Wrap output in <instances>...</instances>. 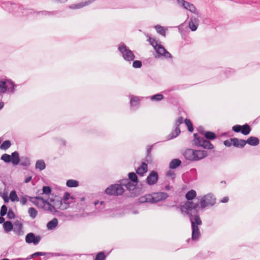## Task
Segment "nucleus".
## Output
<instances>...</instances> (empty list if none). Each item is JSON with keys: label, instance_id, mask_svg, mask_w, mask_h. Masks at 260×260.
<instances>
[{"label": "nucleus", "instance_id": "6", "mask_svg": "<svg viewBox=\"0 0 260 260\" xmlns=\"http://www.w3.org/2000/svg\"><path fill=\"white\" fill-rule=\"evenodd\" d=\"M168 197L167 193L164 192H158L152 194H148L139 198V202L140 203H156L159 201H164Z\"/></svg>", "mask_w": 260, "mask_h": 260}, {"label": "nucleus", "instance_id": "2", "mask_svg": "<svg viewBox=\"0 0 260 260\" xmlns=\"http://www.w3.org/2000/svg\"><path fill=\"white\" fill-rule=\"evenodd\" d=\"M37 201H31L36 205H39V201H41L44 206V208L52 213H56L57 212V209L64 210L70 207L69 203L63 202L62 200L51 199L50 201L52 203L49 202L48 200H45L41 197H34Z\"/></svg>", "mask_w": 260, "mask_h": 260}, {"label": "nucleus", "instance_id": "36", "mask_svg": "<svg viewBox=\"0 0 260 260\" xmlns=\"http://www.w3.org/2000/svg\"><path fill=\"white\" fill-rule=\"evenodd\" d=\"M155 50L159 56H162L164 52L166 50L165 47L161 44L159 45Z\"/></svg>", "mask_w": 260, "mask_h": 260}, {"label": "nucleus", "instance_id": "3", "mask_svg": "<svg viewBox=\"0 0 260 260\" xmlns=\"http://www.w3.org/2000/svg\"><path fill=\"white\" fill-rule=\"evenodd\" d=\"M204 138L198 136L197 134H193V143L197 147H202L206 149H213V145L209 140H213L217 137L216 135L214 132L211 131H206L204 133Z\"/></svg>", "mask_w": 260, "mask_h": 260}, {"label": "nucleus", "instance_id": "64", "mask_svg": "<svg viewBox=\"0 0 260 260\" xmlns=\"http://www.w3.org/2000/svg\"><path fill=\"white\" fill-rule=\"evenodd\" d=\"M228 72L229 73H232L234 72V71L232 70V69H228V70H226L225 72V74L226 75V76H229V74H228Z\"/></svg>", "mask_w": 260, "mask_h": 260}, {"label": "nucleus", "instance_id": "32", "mask_svg": "<svg viewBox=\"0 0 260 260\" xmlns=\"http://www.w3.org/2000/svg\"><path fill=\"white\" fill-rule=\"evenodd\" d=\"M13 231L18 236H23L24 234V232L23 230V226L18 228L13 227Z\"/></svg>", "mask_w": 260, "mask_h": 260}, {"label": "nucleus", "instance_id": "15", "mask_svg": "<svg viewBox=\"0 0 260 260\" xmlns=\"http://www.w3.org/2000/svg\"><path fill=\"white\" fill-rule=\"evenodd\" d=\"M147 164L145 162H143L141 166L136 170V173L141 176H143L147 172Z\"/></svg>", "mask_w": 260, "mask_h": 260}, {"label": "nucleus", "instance_id": "55", "mask_svg": "<svg viewBox=\"0 0 260 260\" xmlns=\"http://www.w3.org/2000/svg\"><path fill=\"white\" fill-rule=\"evenodd\" d=\"M3 199L5 203H8L9 201L10 198L8 197L7 193H4L3 195Z\"/></svg>", "mask_w": 260, "mask_h": 260}, {"label": "nucleus", "instance_id": "49", "mask_svg": "<svg viewBox=\"0 0 260 260\" xmlns=\"http://www.w3.org/2000/svg\"><path fill=\"white\" fill-rule=\"evenodd\" d=\"M183 122V117L182 116L179 117L175 122V127H179V125Z\"/></svg>", "mask_w": 260, "mask_h": 260}, {"label": "nucleus", "instance_id": "51", "mask_svg": "<svg viewBox=\"0 0 260 260\" xmlns=\"http://www.w3.org/2000/svg\"><path fill=\"white\" fill-rule=\"evenodd\" d=\"M247 144V141L242 140V139H239V142L238 144V148H243L245 146V145Z\"/></svg>", "mask_w": 260, "mask_h": 260}, {"label": "nucleus", "instance_id": "22", "mask_svg": "<svg viewBox=\"0 0 260 260\" xmlns=\"http://www.w3.org/2000/svg\"><path fill=\"white\" fill-rule=\"evenodd\" d=\"M50 254V253H46V252H36L30 255L29 256H28L27 257H26L25 258H18V260H29V259L34 258L36 256H44V255H46V254Z\"/></svg>", "mask_w": 260, "mask_h": 260}, {"label": "nucleus", "instance_id": "58", "mask_svg": "<svg viewBox=\"0 0 260 260\" xmlns=\"http://www.w3.org/2000/svg\"><path fill=\"white\" fill-rule=\"evenodd\" d=\"M223 144L225 146L228 147L231 146L232 145V142L230 140L229 141L228 140L224 141Z\"/></svg>", "mask_w": 260, "mask_h": 260}, {"label": "nucleus", "instance_id": "56", "mask_svg": "<svg viewBox=\"0 0 260 260\" xmlns=\"http://www.w3.org/2000/svg\"><path fill=\"white\" fill-rule=\"evenodd\" d=\"M198 131L200 134L204 135V133H205V132H206V131H205L204 130V128L202 126H200L199 127H198Z\"/></svg>", "mask_w": 260, "mask_h": 260}, {"label": "nucleus", "instance_id": "27", "mask_svg": "<svg viewBox=\"0 0 260 260\" xmlns=\"http://www.w3.org/2000/svg\"><path fill=\"white\" fill-rule=\"evenodd\" d=\"M46 168V165L44 160H38L36 163V168L42 171Z\"/></svg>", "mask_w": 260, "mask_h": 260}, {"label": "nucleus", "instance_id": "23", "mask_svg": "<svg viewBox=\"0 0 260 260\" xmlns=\"http://www.w3.org/2000/svg\"><path fill=\"white\" fill-rule=\"evenodd\" d=\"M58 220L56 218H53L47 224V228L49 230L54 229L58 225Z\"/></svg>", "mask_w": 260, "mask_h": 260}, {"label": "nucleus", "instance_id": "31", "mask_svg": "<svg viewBox=\"0 0 260 260\" xmlns=\"http://www.w3.org/2000/svg\"><path fill=\"white\" fill-rule=\"evenodd\" d=\"M19 163L23 167H27L30 165V160L27 157H21Z\"/></svg>", "mask_w": 260, "mask_h": 260}, {"label": "nucleus", "instance_id": "47", "mask_svg": "<svg viewBox=\"0 0 260 260\" xmlns=\"http://www.w3.org/2000/svg\"><path fill=\"white\" fill-rule=\"evenodd\" d=\"M230 141L232 142V145H233L234 147H238V144L239 142V139L236 138H231Z\"/></svg>", "mask_w": 260, "mask_h": 260}, {"label": "nucleus", "instance_id": "37", "mask_svg": "<svg viewBox=\"0 0 260 260\" xmlns=\"http://www.w3.org/2000/svg\"><path fill=\"white\" fill-rule=\"evenodd\" d=\"M184 123L187 127L188 131L190 132H192L193 131V126L191 121L189 119L186 118L184 120Z\"/></svg>", "mask_w": 260, "mask_h": 260}, {"label": "nucleus", "instance_id": "46", "mask_svg": "<svg viewBox=\"0 0 260 260\" xmlns=\"http://www.w3.org/2000/svg\"><path fill=\"white\" fill-rule=\"evenodd\" d=\"M133 61H134L133 63V68L137 69V68H140L142 67V63L141 61L134 60Z\"/></svg>", "mask_w": 260, "mask_h": 260}, {"label": "nucleus", "instance_id": "14", "mask_svg": "<svg viewBox=\"0 0 260 260\" xmlns=\"http://www.w3.org/2000/svg\"><path fill=\"white\" fill-rule=\"evenodd\" d=\"M158 173L155 171H152L146 178V183L149 185L156 184L158 180Z\"/></svg>", "mask_w": 260, "mask_h": 260}, {"label": "nucleus", "instance_id": "21", "mask_svg": "<svg viewBox=\"0 0 260 260\" xmlns=\"http://www.w3.org/2000/svg\"><path fill=\"white\" fill-rule=\"evenodd\" d=\"M181 133L179 127H175L174 129L167 136V140H170L176 138Z\"/></svg>", "mask_w": 260, "mask_h": 260}, {"label": "nucleus", "instance_id": "43", "mask_svg": "<svg viewBox=\"0 0 260 260\" xmlns=\"http://www.w3.org/2000/svg\"><path fill=\"white\" fill-rule=\"evenodd\" d=\"M232 130L236 133H241L242 132V125L239 124H236L232 127Z\"/></svg>", "mask_w": 260, "mask_h": 260}, {"label": "nucleus", "instance_id": "7", "mask_svg": "<svg viewBox=\"0 0 260 260\" xmlns=\"http://www.w3.org/2000/svg\"><path fill=\"white\" fill-rule=\"evenodd\" d=\"M124 179L121 180L119 184H112L107 187L105 190V192L108 195H113L115 196H120L121 195L124 189L123 188V186H124V184H126V182L124 181Z\"/></svg>", "mask_w": 260, "mask_h": 260}, {"label": "nucleus", "instance_id": "33", "mask_svg": "<svg viewBox=\"0 0 260 260\" xmlns=\"http://www.w3.org/2000/svg\"><path fill=\"white\" fill-rule=\"evenodd\" d=\"M28 213L29 216L32 219L35 218L37 217V214H38V211H37V210L35 208H34L33 207H30L28 209Z\"/></svg>", "mask_w": 260, "mask_h": 260}, {"label": "nucleus", "instance_id": "8", "mask_svg": "<svg viewBox=\"0 0 260 260\" xmlns=\"http://www.w3.org/2000/svg\"><path fill=\"white\" fill-rule=\"evenodd\" d=\"M118 50L123 58L126 61L131 62L135 58V55L124 43H120L118 46Z\"/></svg>", "mask_w": 260, "mask_h": 260}, {"label": "nucleus", "instance_id": "38", "mask_svg": "<svg viewBox=\"0 0 260 260\" xmlns=\"http://www.w3.org/2000/svg\"><path fill=\"white\" fill-rule=\"evenodd\" d=\"M148 37V41L150 43V44L152 46V47L154 48V49L156 48L158 46L159 44L158 43L157 41H156L154 38H151L149 36H147Z\"/></svg>", "mask_w": 260, "mask_h": 260}, {"label": "nucleus", "instance_id": "53", "mask_svg": "<svg viewBox=\"0 0 260 260\" xmlns=\"http://www.w3.org/2000/svg\"><path fill=\"white\" fill-rule=\"evenodd\" d=\"M162 56H164L166 58H172V56L171 54V53L170 52H169L167 50H166V51L164 52Z\"/></svg>", "mask_w": 260, "mask_h": 260}, {"label": "nucleus", "instance_id": "20", "mask_svg": "<svg viewBox=\"0 0 260 260\" xmlns=\"http://www.w3.org/2000/svg\"><path fill=\"white\" fill-rule=\"evenodd\" d=\"M14 225L12 222L10 221H6L3 223V228L4 231L6 233H9L10 232L13 231Z\"/></svg>", "mask_w": 260, "mask_h": 260}, {"label": "nucleus", "instance_id": "26", "mask_svg": "<svg viewBox=\"0 0 260 260\" xmlns=\"http://www.w3.org/2000/svg\"><path fill=\"white\" fill-rule=\"evenodd\" d=\"M12 145L11 142L10 140H6L4 141L0 145V149L3 150H7Z\"/></svg>", "mask_w": 260, "mask_h": 260}, {"label": "nucleus", "instance_id": "59", "mask_svg": "<svg viewBox=\"0 0 260 260\" xmlns=\"http://www.w3.org/2000/svg\"><path fill=\"white\" fill-rule=\"evenodd\" d=\"M26 202H27L26 198L24 197H22V198L20 199V203L22 205H25V204H26Z\"/></svg>", "mask_w": 260, "mask_h": 260}, {"label": "nucleus", "instance_id": "17", "mask_svg": "<svg viewBox=\"0 0 260 260\" xmlns=\"http://www.w3.org/2000/svg\"><path fill=\"white\" fill-rule=\"evenodd\" d=\"M131 107L134 109H137L140 105V100L138 97L131 95L130 99Z\"/></svg>", "mask_w": 260, "mask_h": 260}, {"label": "nucleus", "instance_id": "16", "mask_svg": "<svg viewBox=\"0 0 260 260\" xmlns=\"http://www.w3.org/2000/svg\"><path fill=\"white\" fill-rule=\"evenodd\" d=\"M198 24V20L197 18L191 17L188 23V26L191 31H195L197 29Z\"/></svg>", "mask_w": 260, "mask_h": 260}, {"label": "nucleus", "instance_id": "42", "mask_svg": "<svg viewBox=\"0 0 260 260\" xmlns=\"http://www.w3.org/2000/svg\"><path fill=\"white\" fill-rule=\"evenodd\" d=\"M8 208L6 205H3L1 208L0 215L1 216H5L7 213Z\"/></svg>", "mask_w": 260, "mask_h": 260}, {"label": "nucleus", "instance_id": "13", "mask_svg": "<svg viewBox=\"0 0 260 260\" xmlns=\"http://www.w3.org/2000/svg\"><path fill=\"white\" fill-rule=\"evenodd\" d=\"M41 239V237L40 236H36L33 233H29L25 236V242L27 243H33L35 245L40 242Z\"/></svg>", "mask_w": 260, "mask_h": 260}, {"label": "nucleus", "instance_id": "5", "mask_svg": "<svg viewBox=\"0 0 260 260\" xmlns=\"http://www.w3.org/2000/svg\"><path fill=\"white\" fill-rule=\"evenodd\" d=\"M183 155L186 160L196 161L206 157L208 155V152L205 150H193L189 148L183 152Z\"/></svg>", "mask_w": 260, "mask_h": 260}, {"label": "nucleus", "instance_id": "63", "mask_svg": "<svg viewBox=\"0 0 260 260\" xmlns=\"http://www.w3.org/2000/svg\"><path fill=\"white\" fill-rule=\"evenodd\" d=\"M31 178H32V177L31 176H28V177H27L26 178H25V180H24V182L25 183H28L29 182V181H30V180H31Z\"/></svg>", "mask_w": 260, "mask_h": 260}, {"label": "nucleus", "instance_id": "4", "mask_svg": "<svg viewBox=\"0 0 260 260\" xmlns=\"http://www.w3.org/2000/svg\"><path fill=\"white\" fill-rule=\"evenodd\" d=\"M2 7L7 11L18 16H26L35 13L33 9L24 8L19 4L7 2L3 4Z\"/></svg>", "mask_w": 260, "mask_h": 260}, {"label": "nucleus", "instance_id": "24", "mask_svg": "<svg viewBox=\"0 0 260 260\" xmlns=\"http://www.w3.org/2000/svg\"><path fill=\"white\" fill-rule=\"evenodd\" d=\"M124 181L126 182V184H124V185L127 190L131 191L135 189L137 184L130 181L128 179H124Z\"/></svg>", "mask_w": 260, "mask_h": 260}, {"label": "nucleus", "instance_id": "29", "mask_svg": "<svg viewBox=\"0 0 260 260\" xmlns=\"http://www.w3.org/2000/svg\"><path fill=\"white\" fill-rule=\"evenodd\" d=\"M154 28L157 33L162 36H166V31L164 27L159 25H156L154 26Z\"/></svg>", "mask_w": 260, "mask_h": 260}, {"label": "nucleus", "instance_id": "25", "mask_svg": "<svg viewBox=\"0 0 260 260\" xmlns=\"http://www.w3.org/2000/svg\"><path fill=\"white\" fill-rule=\"evenodd\" d=\"M251 131V128L250 127V125L247 124L245 123L242 125V132L241 134L243 135L246 136L250 134V132Z\"/></svg>", "mask_w": 260, "mask_h": 260}, {"label": "nucleus", "instance_id": "12", "mask_svg": "<svg viewBox=\"0 0 260 260\" xmlns=\"http://www.w3.org/2000/svg\"><path fill=\"white\" fill-rule=\"evenodd\" d=\"M178 4L184 9L189 11L190 12L197 14L198 12L196 7L192 4L184 0H177Z\"/></svg>", "mask_w": 260, "mask_h": 260}, {"label": "nucleus", "instance_id": "50", "mask_svg": "<svg viewBox=\"0 0 260 260\" xmlns=\"http://www.w3.org/2000/svg\"><path fill=\"white\" fill-rule=\"evenodd\" d=\"M70 197V193L68 192H66L63 195L62 199L63 202L68 203L67 201L69 199Z\"/></svg>", "mask_w": 260, "mask_h": 260}, {"label": "nucleus", "instance_id": "54", "mask_svg": "<svg viewBox=\"0 0 260 260\" xmlns=\"http://www.w3.org/2000/svg\"><path fill=\"white\" fill-rule=\"evenodd\" d=\"M14 227H16V228H18V227H22L23 226V224L22 223H21V222L18 220H15L14 223Z\"/></svg>", "mask_w": 260, "mask_h": 260}, {"label": "nucleus", "instance_id": "9", "mask_svg": "<svg viewBox=\"0 0 260 260\" xmlns=\"http://www.w3.org/2000/svg\"><path fill=\"white\" fill-rule=\"evenodd\" d=\"M1 160L6 163L12 162L14 166L18 165L20 160L19 153L17 151H14L11 153V155L5 153L1 156Z\"/></svg>", "mask_w": 260, "mask_h": 260}, {"label": "nucleus", "instance_id": "19", "mask_svg": "<svg viewBox=\"0 0 260 260\" xmlns=\"http://www.w3.org/2000/svg\"><path fill=\"white\" fill-rule=\"evenodd\" d=\"M181 165V161L178 158L173 159L169 164V168L171 169H175Z\"/></svg>", "mask_w": 260, "mask_h": 260}, {"label": "nucleus", "instance_id": "11", "mask_svg": "<svg viewBox=\"0 0 260 260\" xmlns=\"http://www.w3.org/2000/svg\"><path fill=\"white\" fill-rule=\"evenodd\" d=\"M216 203V199L212 193H208L203 196L200 201L201 206L200 209H204L205 207L213 206Z\"/></svg>", "mask_w": 260, "mask_h": 260}, {"label": "nucleus", "instance_id": "1", "mask_svg": "<svg viewBox=\"0 0 260 260\" xmlns=\"http://www.w3.org/2000/svg\"><path fill=\"white\" fill-rule=\"evenodd\" d=\"M196 195L197 193L194 190L191 189L188 191L185 194V198L187 201L181 206V210L182 212H185L189 217L191 223V238L186 240L188 243L191 240L197 241L201 235L199 226L202 224V221L198 214L200 210L199 203V202L194 203L192 201L196 198Z\"/></svg>", "mask_w": 260, "mask_h": 260}, {"label": "nucleus", "instance_id": "44", "mask_svg": "<svg viewBox=\"0 0 260 260\" xmlns=\"http://www.w3.org/2000/svg\"><path fill=\"white\" fill-rule=\"evenodd\" d=\"M51 188L49 186H44L42 188L43 193L49 194L51 192Z\"/></svg>", "mask_w": 260, "mask_h": 260}, {"label": "nucleus", "instance_id": "40", "mask_svg": "<svg viewBox=\"0 0 260 260\" xmlns=\"http://www.w3.org/2000/svg\"><path fill=\"white\" fill-rule=\"evenodd\" d=\"M106 257V256L104 253V252L101 251L96 254L94 260H105Z\"/></svg>", "mask_w": 260, "mask_h": 260}, {"label": "nucleus", "instance_id": "45", "mask_svg": "<svg viewBox=\"0 0 260 260\" xmlns=\"http://www.w3.org/2000/svg\"><path fill=\"white\" fill-rule=\"evenodd\" d=\"M7 214V218L9 219H13L15 217V213L12 209H9Z\"/></svg>", "mask_w": 260, "mask_h": 260}, {"label": "nucleus", "instance_id": "28", "mask_svg": "<svg viewBox=\"0 0 260 260\" xmlns=\"http://www.w3.org/2000/svg\"><path fill=\"white\" fill-rule=\"evenodd\" d=\"M66 185L69 187H76L79 185V182L73 179H69L66 182Z\"/></svg>", "mask_w": 260, "mask_h": 260}, {"label": "nucleus", "instance_id": "10", "mask_svg": "<svg viewBox=\"0 0 260 260\" xmlns=\"http://www.w3.org/2000/svg\"><path fill=\"white\" fill-rule=\"evenodd\" d=\"M16 85L11 80H2L0 81V93H4L8 90L11 93L15 92Z\"/></svg>", "mask_w": 260, "mask_h": 260}, {"label": "nucleus", "instance_id": "62", "mask_svg": "<svg viewBox=\"0 0 260 260\" xmlns=\"http://www.w3.org/2000/svg\"><path fill=\"white\" fill-rule=\"evenodd\" d=\"M229 201V198L228 197H224L223 198V199L221 200V202L223 203H225L228 202Z\"/></svg>", "mask_w": 260, "mask_h": 260}, {"label": "nucleus", "instance_id": "18", "mask_svg": "<svg viewBox=\"0 0 260 260\" xmlns=\"http://www.w3.org/2000/svg\"><path fill=\"white\" fill-rule=\"evenodd\" d=\"M247 144L250 146H255L258 145L259 143V139L257 137L251 136L247 140Z\"/></svg>", "mask_w": 260, "mask_h": 260}, {"label": "nucleus", "instance_id": "52", "mask_svg": "<svg viewBox=\"0 0 260 260\" xmlns=\"http://www.w3.org/2000/svg\"><path fill=\"white\" fill-rule=\"evenodd\" d=\"M60 12L59 11H47V16H53L58 14Z\"/></svg>", "mask_w": 260, "mask_h": 260}, {"label": "nucleus", "instance_id": "60", "mask_svg": "<svg viewBox=\"0 0 260 260\" xmlns=\"http://www.w3.org/2000/svg\"><path fill=\"white\" fill-rule=\"evenodd\" d=\"M152 148V145L147 150V155L148 156V157H150V155H151V152Z\"/></svg>", "mask_w": 260, "mask_h": 260}, {"label": "nucleus", "instance_id": "48", "mask_svg": "<svg viewBox=\"0 0 260 260\" xmlns=\"http://www.w3.org/2000/svg\"><path fill=\"white\" fill-rule=\"evenodd\" d=\"M183 122V117L182 116L179 117L175 122V127H179V125Z\"/></svg>", "mask_w": 260, "mask_h": 260}, {"label": "nucleus", "instance_id": "61", "mask_svg": "<svg viewBox=\"0 0 260 260\" xmlns=\"http://www.w3.org/2000/svg\"><path fill=\"white\" fill-rule=\"evenodd\" d=\"M47 11H41L39 12H37V13L38 14H41L42 15L44 16H47Z\"/></svg>", "mask_w": 260, "mask_h": 260}, {"label": "nucleus", "instance_id": "30", "mask_svg": "<svg viewBox=\"0 0 260 260\" xmlns=\"http://www.w3.org/2000/svg\"><path fill=\"white\" fill-rule=\"evenodd\" d=\"M130 181L137 184L138 182V178L136 174L134 172H130L128 173V179Z\"/></svg>", "mask_w": 260, "mask_h": 260}, {"label": "nucleus", "instance_id": "57", "mask_svg": "<svg viewBox=\"0 0 260 260\" xmlns=\"http://www.w3.org/2000/svg\"><path fill=\"white\" fill-rule=\"evenodd\" d=\"M167 175L168 176H171L172 178H174L175 177V174L172 171L169 170L167 173Z\"/></svg>", "mask_w": 260, "mask_h": 260}, {"label": "nucleus", "instance_id": "34", "mask_svg": "<svg viewBox=\"0 0 260 260\" xmlns=\"http://www.w3.org/2000/svg\"><path fill=\"white\" fill-rule=\"evenodd\" d=\"M9 198H10V200L12 202H15V201H19V198L17 196L16 192L14 190H13L10 192Z\"/></svg>", "mask_w": 260, "mask_h": 260}, {"label": "nucleus", "instance_id": "39", "mask_svg": "<svg viewBox=\"0 0 260 260\" xmlns=\"http://www.w3.org/2000/svg\"><path fill=\"white\" fill-rule=\"evenodd\" d=\"M164 99V95L161 93H157L151 96L152 101H159Z\"/></svg>", "mask_w": 260, "mask_h": 260}, {"label": "nucleus", "instance_id": "35", "mask_svg": "<svg viewBox=\"0 0 260 260\" xmlns=\"http://www.w3.org/2000/svg\"><path fill=\"white\" fill-rule=\"evenodd\" d=\"M89 4V1H86L85 2H82L77 4H75L74 6L71 7V8L73 9H80L83 8L84 6L88 5Z\"/></svg>", "mask_w": 260, "mask_h": 260}, {"label": "nucleus", "instance_id": "41", "mask_svg": "<svg viewBox=\"0 0 260 260\" xmlns=\"http://www.w3.org/2000/svg\"><path fill=\"white\" fill-rule=\"evenodd\" d=\"M105 204L104 201H101L100 202V206L101 207L99 208L97 207V206L99 205V201H95L94 202V206H95V208L98 209V212H101L105 209V206H104Z\"/></svg>", "mask_w": 260, "mask_h": 260}]
</instances>
